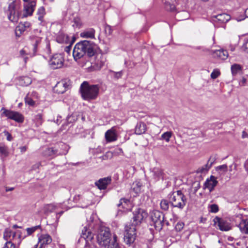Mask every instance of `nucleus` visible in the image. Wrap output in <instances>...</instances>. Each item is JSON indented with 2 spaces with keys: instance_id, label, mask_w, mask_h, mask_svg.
I'll return each instance as SVG.
<instances>
[{
  "instance_id": "obj_1",
  "label": "nucleus",
  "mask_w": 248,
  "mask_h": 248,
  "mask_svg": "<svg viewBox=\"0 0 248 248\" xmlns=\"http://www.w3.org/2000/svg\"><path fill=\"white\" fill-rule=\"evenodd\" d=\"M97 46L89 41L84 40L77 43L73 49V55L75 60L78 62L85 54L92 57L96 53Z\"/></svg>"
},
{
  "instance_id": "obj_2",
  "label": "nucleus",
  "mask_w": 248,
  "mask_h": 248,
  "mask_svg": "<svg viewBox=\"0 0 248 248\" xmlns=\"http://www.w3.org/2000/svg\"><path fill=\"white\" fill-rule=\"evenodd\" d=\"M81 96L83 99L88 101L97 98L99 92L98 85H90L88 82L84 81L80 86Z\"/></svg>"
},
{
  "instance_id": "obj_3",
  "label": "nucleus",
  "mask_w": 248,
  "mask_h": 248,
  "mask_svg": "<svg viewBox=\"0 0 248 248\" xmlns=\"http://www.w3.org/2000/svg\"><path fill=\"white\" fill-rule=\"evenodd\" d=\"M171 205L175 207L183 209L186 205V199L181 190L173 192L170 197Z\"/></svg>"
},
{
  "instance_id": "obj_4",
  "label": "nucleus",
  "mask_w": 248,
  "mask_h": 248,
  "mask_svg": "<svg viewBox=\"0 0 248 248\" xmlns=\"http://www.w3.org/2000/svg\"><path fill=\"white\" fill-rule=\"evenodd\" d=\"M109 229L107 227H101L97 235V241L99 245L105 248L109 247L111 242L110 240Z\"/></svg>"
},
{
  "instance_id": "obj_5",
  "label": "nucleus",
  "mask_w": 248,
  "mask_h": 248,
  "mask_svg": "<svg viewBox=\"0 0 248 248\" xmlns=\"http://www.w3.org/2000/svg\"><path fill=\"white\" fill-rule=\"evenodd\" d=\"M20 8V2L19 0H15L9 4L8 17L12 22H16L18 20Z\"/></svg>"
},
{
  "instance_id": "obj_6",
  "label": "nucleus",
  "mask_w": 248,
  "mask_h": 248,
  "mask_svg": "<svg viewBox=\"0 0 248 248\" xmlns=\"http://www.w3.org/2000/svg\"><path fill=\"white\" fill-rule=\"evenodd\" d=\"M136 227L133 224L125 226L124 240L127 244L130 245L134 242L136 237Z\"/></svg>"
},
{
  "instance_id": "obj_7",
  "label": "nucleus",
  "mask_w": 248,
  "mask_h": 248,
  "mask_svg": "<svg viewBox=\"0 0 248 248\" xmlns=\"http://www.w3.org/2000/svg\"><path fill=\"white\" fill-rule=\"evenodd\" d=\"M64 62V58L63 54H55L49 61V64L52 69H58L63 66Z\"/></svg>"
},
{
  "instance_id": "obj_8",
  "label": "nucleus",
  "mask_w": 248,
  "mask_h": 248,
  "mask_svg": "<svg viewBox=\"0 0 248 248\" xmlns=\"http://www.w3.org/2000/svg\"><path fill=\"white\" fill-rule=\"evenodd\" d=\"M3 238L7 242H12L14 243H19L20 241V235L14 230L7 228L3 232Z\"/></svg>"
},
{
  "instance_id": "obj_9",
  "label": "nucleus",
  "mask_w": 248,
  "mask_h": 248,
  "mask_svg": "<svg viewBox=\"0 0 248 248\" xmlns=\"http://www.w3.org/2000/svg\"><path fill=\"white\" fill-rule=\"evenodd\" d=\"M150 217L155 228H161L163 224L164 215L158 210H154L150 214Z\"/></svg>"
},
{
  "instance_id": "obj_10",
  "label": "nucleus",
  "mask_w": 248,
  "mask_h": 248,
  "mask_svg": "<svg viewBox=\"0 0 248 248\" xmlns=\"http://www.w3.org/2000/svg\"><path fill=\"white\" fill-rule=\"evenodd\" d=\"M147 213L144 209L141 208L138 209L134 212L133 221L132 224L136 226H138L147 217Z\"/></svg>"
},
{
  "instance_id": "obj_11",
  "label": "nucleus",
  "mask_w": 248,
  "mask_h": 248,
  "mask_svg": "<svg viewBox=\"0 0 248 248\" xmlns=\"http://www.w3.org/2000/svg\"><path fill=\"white\" fill-rule=\"evenodd\" d=\"M93 237V234L86 227H84L82 231L81 238H83L86 241L85 248H94V246L92 243Z\"/></svg>"
},
{
  "instance_id": "obj_12",
  "label": "nucleus",
  "mask_w": 248,
  "mask_h": 248,
  "mask_svg": "<svg viewBox=\"0 0 248 248\" xmlns=\"http://www.w3.org/2000/svg\"><path fill=\"white\" fill-rule=\"evenodd\" d=\"M2 114L8 118L13 120L18 123L23 122L24 118L23 116L18 112L4 109Z\"/></svg>"
},
{
  "instance_id": "obj_13",
  "label": "nucleus",
  "mask_w": 248,
  "mask_h": 248,
  "mask_svg": "<svg viewBox=\"0 0 248 248\" xmlns=\"http://www.w3.org/2000/svg\"><path fill=\"white\" fill-rule=\"evenodd\" d=\"M213 221L215 225L222 231H228L231 229V227L228 222L218 217H216Z\"/></svg>"
},
{
  "instance_id": "obj_14",
  "label": "nucleus",
  "mask_w": 248,
  "mask_h": 248,
  "mask_svg": "<svg viewBox=\"0 0 248 248\" xmlns=\"http://www.w3.org/2000/svg\"><path fill=\"white\" fill-rule=\"evenodd\" d=\"M81 67L84 68L88 72L98 70L100 69L103 65L102 62H97L95 64L93 65L92 63L89 61H86L85 63H80Z\"/></svg>"
},
{
  "instance_id": "obj_15",
  "label": "nucleus",
  "mask_w": 248,
  "mask_h": 248,
  "mask_svg": "<svg viewBox=\"0 0 248 248\" xmlns=\"http://www.w3.org/2000/svg\"><path fill=\"white\" fill-rule=\"evenodd\" d=\"M52 238L48 234H42L38 237V245L42 248H46L52 242Z\"/></svg>"
},
{
  "instance_id": "obj_16",
  "label": "nucleus",
  "mask_w": 248,
  "mask_h": 248,
  "mask_svg": "<svg viewBox=\"0 0 248 248\" xmlns=\"http://www.w3.org/2000/svg\"><path fill=\"white\" fill-rule=\"evenodd\" d=\"M105 139L107 142L115 141L117 140V135L114 127L107 130L105 135Z\"/></svg>"
},
{
  "instance_id": "obj_17",
  "label": "nucleus",
  "mask_w": 248,
  "mask_h": 248,
  "mask_svg": "<svg viewBox=\"0 0 248 248\" xmlns=\"http://www.w3.org/2000/svg\"><path fill=\"white\" fill-rule=\"evenodd\" d=\"M217 181L216 178L211 176L209 179H207L204 182L203 189H208L210 192H211L214 187L217 186Z\"/></svg>"
},
{
  "instance_id": "obj_18",
  "label": "nucleus",
  "mask_w": 248,
  "mask_h": 248,
  "mask_svg": "<svg viewBox=\"0 0 248 248\" xmlns=\"http://www.w3.org/2000/svg\"><path fill=\"white\" fill-rule=\"evenodd\" d=\"M68 87V84L66 80H62L57 82L54 88V91L58 93H63Z\"/></svg>"
},
{
  "instance_id": "obj_19",
  "label": "nucleus",
  "mask_w": 248,
  "mask_h": 248,
  "mask_svg": "<svg viewBox=\"0 0 248 248\" xmlns=\"http://www.w3.org/2000/svg\"><path fill=\"white\" fill-rule=\"evenodd\" d=\"M36 2L34 1H31L24 4L25 16H31L35 9Z\"/></svg>"
},
{
  "instance_id": "obj_20",
  "label": "nucleus",
  "mask_w": 248,
  "mask_h": 248,
  "mask_svg": "<svg viewBox=\"0 0 248 248\" xmlns=\"http://www.w3.org/2000/svg\"><path fill=\"white\" fill-rule=\"evenodd\" d=\"M111 182V178L108 177L99 179L95 184L100 189H105Z\"/></svg>"
},
{
  "instance_id": "obj_21",
  "label": "nucleus",
  "mask_w": 248,
  "mask_h": 248,
  "mask_svg": "<svg viewBox=\"0 0 248 248\" xmlns=\"http://www.w3.org/2000/svg\"><path fill=\"white\" fill-rule=\"evenodd\" d=\"M118 206L124 209L123 211H129L132 208V204L130 201L126 199L122 198L120 200L119 203L118 204Z\"/></svg>"
},
{
  "instance_id": "obj_22",
  "label": "nucleus",
  "mask_w": 248,
  "mask_h": 248,
  "mask_svg": "<svg viewBox=\"0 0 248 248\" xmlns=\"http://www.w3.org/2000/svg\"><path fill=\"white\" fill-rule=\"evenodd\" d=\"M230 19V16L225 13L218 14L217 15L212 16V20L214 21H218L220 23L226 22L228 21Z\"/></svg>"
},
{
  "instance_id": "obj_23",
  "label": "nucleus",
  "mask_w": 248,
  "mask_h": 248,
  "mask_svg": "<svg viewBox=\"0 0 248 248\" xmlns=\"http://www.w3.org/2000/svg\"><path fill=\"white\" fill-rule=\"evenodd\" d=\"M214 161H215V158L210 157L208 159L207 163L205 165L197 169V173H204V172H207L210 169V168L211 167V166H212Z\"/></svg>"
},
{
  "instance_id": "obj_24",
  "label": "nucleus",
  "mask_w": 248,
  "mask_h": 248,
  "mask_svg": "<svg viewBox=\"0 0 248 248\" xmlns=\"http://www.w3.org/2000/svg\"><path fill=\"white\" fill-rule=\"evenodd\" d=\"M213 56L214 58L225 60L228 57V53L224 49L217 50L214 51Z\"/></svg>"
},
{
  "instance_id": "obj_25",
  "label": "nucleus",
  "mask_w": 248,
  "mask_h": 248,
  "mask_svg": "<svg viewBox=\"0 0 248 248\" xmlns=\"http://www.w3.org/2000/svg\"><path fill=\"white\" fill-rule=\"evenodd\" d=\"M95 30L93 28L85 30L80 34V37L85 38H93L94 37Z\"/></svg>"
},
{
  "instance_id": "obj_26",
  "label": "nucleus",
  "mask_w": 248,
  "mask_h": 248,
  "mask_svg": "<svg viewBox=\"0 0 248 248\" xmlns=\"http://www.w3.org/2000/svg\"><path fill=\"white\" fill-rule=\"evenodd\" d=\"M146 124L143 122H140L136 126L135 133L138 135L144 133L146 131Z\"/></svg>"
},
{
  "instance_id": "obj_27",
  "label": "nucleus",
  "mask_w": 248,
  "mask_h": 248,
  "mask_svg": "<svg viewBox=\"0 0 248 248\" xmlns=\"http://www.w3.org/2000/svg\"><path fill=\"white\" fill-rule=\"evenodd\" d=\"M18 84L22 86H27L31 84V79L29 77H20L18 79Z\"/></svg>"
},
{
  "instance_id": "obj_28",
  "label": "nucleus",
  "mask_w": 248,
  "mask_h": 248,
  "mask_svg": "<svg viewBox=\"0 0 248 248\" xmlns=\"http://www.w3.org/2000/svg\"><path fill=\"white\" fill-rule=\"evenodd\" d=\"M239 227L242 232L248 234V219L242 220L240 223Z\"/></svg>"
},
{
  "instance_id": "obj_29",
  "label": "nucleus",
  "mask_w": 248,
  "mask_h": 248,
  "mask_svg": "<svg viewBox=\"0 0 248 248\" xmlns=\"http://www.w3.org/2000/svg\"><path fill=\"white\" fill-rule=\"evenodd\" d=\"M231 72L233 76L241 74L242 72L241 66L238 64H232L231 66Z\"/></svg>"
},
{
  "instance_id": "obj_30",
  "label": "nucleus",
  "mask_w": 248,
  "mask_h": 248,
  "mask_svg": "<svg viewBox=\"0 0 248 248\" xmlns=\"http://www.w3.org/2000/svg\"><path fill=\"white\" fill-rule=\"evenodd\" d=\"M0 157L1 159H3L6 157H7L9 155V151L8 149V147L2 144H0Z\"/></svg>"
},
{
  "instance_id": "obj_31",
  "label": "nucleus",
  "mask_w": 248,
  "mask_h": 248,
  "mask_svg": "<svg viewBox=\"0 0 248 248\" xmlns=\"http://www.w3.org/2000/svg\"><path fill=\"white\" fill-rule=\"evenodd\" d=\"M31 41L33 46V50L36 51L37 46L41 43V38L37 36H33L31 38Z\"/></svg>"
},
{
  "instance_id": "obj_32",
  "label": "nucleus",
  "mask_w": 248,
  "mask_h": 248,
  "mask_svg": "<svg viewBox=\"0 0 248 248\" xmlns=\"http://www.w3.org/2000/svg\"><path fill=\"white\" fill-rule=\"evenodd\" d=\"M153 175L155 178H160L163 175L162 170L159 168L155 167L152 170Z\"/></svg>"
},
{
  "instance_id": "obj_33",
  "label": "nucleus",
  "mask_w": 248,
  "mask_h": 248,
  "mask_svg": "<svg viewBox=\"0 0 248 248\" xmlns=\"http://www.w3.org/2000/svg\"><path fill=\"white\" fill-rule=\"evenodd\" d=\"M46 14L45 9L44 7H40L37 11L38 19L41 22L43 21L44 16Z\"/></svg>"
},
{
  "instance_id": "obj_34",
  "label": "nucleus",
  "mask_w": 248,
  "mask_h": 248,
  "mask_svg": "<svg viewBox=\"0 0 248 248\" xmlns=\"http://www.w3.org/2000/svg\"><path fill=\"white\" fill-rule=\"evenodd\" d=\"M56 206L54 204H47L44 206L43 210L45 213L47 214L52 212L56 208Z\"/></svg>"
},
{
  "instance_id": "obj_35",
  "label": "nucleus",
  "mask_w": 248,
  "mask_h": 248,
  "mask_svg": "<svg viewBox=\"0 0 248 248\" xmlns=\"http://www.w3.org/2000/svg\"><path fill=\"white\" fill-rule=\"evenodd\" d=\"M142 184L140 182H135L133 184L132 189L137 194L140 193L141 190Z\"/></svg>"
},
{
  "instance_id": "obj_36",
  "label": "nucleus",
  "mask_w": 248,
  "mask_h": 248,
  "mask_svg": "<svg viewBox=\"0 0 248 248\" xmlns=\"http://www.w3.org/2000/svg\"><path fill=\"white\" fill-rule=\"evenodd\" d=\"M25 30V24H22V23H20L16 29V35L17 36H19Z\"/></svg>"
},
{
  "instance_id": "obj_37",
  "label": "nucleus",
  "mask_w": 248,
  "mask_h": 248,
  "mask_svg": "<svg viewBox=\"0 0 248 248\" xmlns=\"http://www.w3.org/2000/svg\"><path fill=\"white\" fill-rule=\"evenodd\" d=\"M56 40L59 43H63L67 41V36L62 32H59Z\"/></svg>"
},
{
  "instance_id": "obj_38",
  "label": "nucleus",
  "mask_w": 248,
  "mask_h": 248,
  "mask_svg": "<svg viewBox=\"0 0 248 248\" xmlns=\"http://www.w3.org/2000/svg\"><path fill=\"white\" fill-rule=\"evenodd\" d=\"M73 27L78 29H79L82 26V22L80 18L76 17L73 19Z\"/></svg>"
},
{
  "instance_id": "obj_39",
  "label": "nucleus",
  "mask_w": 248,
  "mask_h": 248,
  "mask_svg": "<svg viewBox=\"0 0 248 248\" xmlns=\"http://www.w3.org/2000/svg\"><path fill=\"white\" fill-rule=\"evenodd\" d=\"M34 120L37 126L41 125L43 123V116L41 114H38L35 115Z\"/></svg>"
},
{
  "instance_id": "obj_40",
  "label": "nucleus",
  "mask_w": 248,
  "mask_h": 248,
  "mask_svg": "<svg viewBox=\"0 0 248 248\" xmlns=\"http://www.w3.org/2000/svg\"><path fill=\"white\" fill-rule=\"evenodd\" d=\"M56 153V151L52 148L46 149L44 153V155L46 156H51Z\"/></svg>"
},
{
  "instance_id": "obj_41",
  "label": "nucleus",
  "mask_w": 248,
  "mask_h": 248,
  "mask_svg": "<svg viewBox=\"0 0 248 248\" xmlns=\"http://www.w3.org/2000/svg\"><path fill=\"white\" fill-rule=\"evenodd\" d=\"M172 133L170 131L166 132L161 135V139L165 140L166 141L168 142L170 141V138L172 136Z\"/></svg>"
},
{
  "instance_id": "obj_42",
  "label": "nucleus",
  "mask_w": 248,
  "mask_h": 248,
  "mask_svg": "<svg viewBox=\"0 0 248 248\" xmlns=\"http://www.w3.org/2000/svg\"><path fill=\"white\" fill-rule=\"evenodd\" d=\"M117 237L116 234L113 236V240L111 241L110 246L108 248H119L118 243L117 242Z\"/></svg>"
},
{
  "instance_id": "obj_43",
  "label": "nucleus",
  "mask_w": 248,
  "mask_h": 248,
  "mask_svg": "<svg viewBox=\"0 0 248 248\" xmlns=\"http://www.w3.org/2000/svg\"><path fill=\"white\" fill-rule=\"evenodd\" d=\"M160 205L161 208L164 211H167L169 209V202L166 200H162L160 202Z\"/></svg>"
},
{
  "instance_id": "obj_44",
  "label": "nucleus",
  "mask_w": 248,
  "mask_h": 248,
  "mask_svg": "<svg viewBox=\"0 0 248 248\" xmlns=\"http://www.w3.org/2000/svg\"><path fill=\"white\" fill-rule=\"evenodd\" d=\"M25 103L28 105L33 107L35 105V101L28 94L25 98Z\"/></svg>"
},
{
  "instance_id": "obj_45",
  "label": "nucleus",
  "mask_w": 248,
  "mask_h": 248,
  "mask_svg": "<svg viewBox=\"0 0 248 248\" xmlns=\"http://www.w3.org/2000/svg\"><path fill=\"white\" fill-rule=\"evenodd\" d=\"M216 170L220 173H224L227 171L228 167L226 164L219 166L216 168Z\"/></svg>"
},
{
  "instance_id": "obj_46",
  "label": "nucleus",
  "mask_w": 248,
  "mask_h": 248,
  "mask_svg": "<svg viewBox=\"0 0 248 248\" xmlns=\"http://www.w3.org/2000/svg\"><path fill=\"white\" fill-rule=\"evenodd\" d=\"M220 75V72L219 69H215L211 74V78L215 79Z\"/></svg>"
},
{
  "instance_id": "obj_47",
  "label": "nucleus",
  "mask_w": 248,
  "mask_h": 248,
  "mask_svg": "<svg viewBox=\"0 0 248 248\" xmlns=\"http://www.w3.org/2000/svg\"><path fill=\"white\" fill-rule=\"evenodd\" d=\"M113 157V153L111 152H107L105 155L100 157L102 160H107L112 158Z\"/></svg>"
},
{
  "instance_id": "obj_48",
  "label": "nucleus",
  "mask_w": 248,
  "mask_h": 248,
  "mask_svg": "<svg viewBox=\"0 0 248 248\" xmlns=\"http://www.w3.org/2000/svg\"><path fill=\"white\" fill-rule=\"evenodd\" d=\"M39 228V226H36L31 228H28L26 229L27 232L29 235L31 234L33 232H34L36 230H37Z\"/></svg>"
},
{
  "instance_id": "obj_49",
  "label": "nucleus",
  "mask_w": 248,
  "mask_h": 248,
  "mask_svg": "<svg viewBox=\"0 0 248 248\" xmlns=\"http://www.w3.org/2000/svg\"><path fill=\"white\" fill-rule=\"evenodd\" d=\"M15 244L12 242H6L3 248H16Z\"/></svg>"
},
{
  "instance_id": "obj_50",
  "label": "nucleus",
  "mask_w": 248,
  "mask_h": 248,
  "mask_svg": "<svg viewBox=\"0 0 248 248\" xmlns=\"http://www.w3.org/2000/svg\"><path fill=\"white\" fill-rule=\"evenodd\" d=\"M200 188V184L199 182H195L193 184L192 188L193 189L194 192L196 193L197 190Z\"/></svg>"
},
{
  "instance_id": "obj_51",
  "label": "nucleus",
  "mask_w": 248,
  "mask_h": 248,
  "mask_svg": "<svg viewBox=\"0 0 248 248\" xmlns=\"http://www.w3.org/2000/svg\"><path fill=\"white\" fill-rule=\"evenodd\" d=\"M218 211V206L216 204H212L210 205V212L216 213Z\"/></svg>"
},
{
  "instance_id": "obj_52",
  "label": "nucleus",
  "mask_w": 248,
  "mask_h": 248,
  "mask_svg": "<svg viewBox=\"0 0 248 248\" xmlns=\"http://www.w3.org/2000/svg\"><path fill=\"white\" fill-rule=\"evenodd\" d=\"M184 226V224L183 222H178L177 223L175 226V229L178 231H181Z\"/></svg>"
},
{
  "instance_id": "obj_53",
  "label": "nucleus",
  "mask_w": 248,
  "mask_h": 248,
  "mask_svg": "<svg viewBox=\"0 0 248 248\" xmlns=\"http://www.w3.org/2000/svg\"><path fill=\"white\" fill-rule=\"evenodd\" d=\"M114 77L117 78L118 79L119 78H121L123 75V72L122 71H119V72H113Z\"/></svg>"
},
{
  "instance_id": "obj_54",
  "label": "nucleus",
  "mask_w": 248,
  "mask_h": 248,
  "mask_svg": "<svg viewBox=\"0 0 248 248\" xmlns=\"http://www.w3.org/2000/svg\"><path fill=\"white\" fill-rule=\"evenodd\" d=\"M4 133L7 136V140L8 141H11L12 140V137L11 135L7 131H4Z\"/></svg>"
},
{
  "instance_id": "obj_55",
  "label": "nucleus",
  "mask_w": 248,
  "mask_h": 248,
  "mask_svg": "<svg viewBox=\"0 0 248 248\" xmlns=\"http://www.w3.org/2000/svg\"><path fill=\"white\" fill-rule=\"evenodd\" d=\"M245 51L248 53V40H247L243 46Z\"/></svg>"
},
{
  "instance_id": "obj_56",
  "label": "nucleus",
  "mask_w": 248,
  "mask_h": 248,
  "mask_svg": "<svg viewBox=\"0 0 248 248\" xmlns=\"http://www.w3.org/2000/svg\"><path fill=\"white\" fill-rule=\"evenodd\" d=\"M46 51L48 53H50V52H51L50 46L49 43L48 41L46 42Z\"/></svg>"
},
{
  "instance_id": "obj_57",
  "label": "nucleus",
  "mask_w": 248,
  "mask_h": 248,
  "mask_svg": "<svg viewBox=\"0 0 248 248\" xmlns=\"http://www.w3.org/2000/svg\"><path fill=\"white\" fill-rule=\"evenodd\" d=\"M247 79L245 78H243L242 80L239 82L240 85H244L245 83H246Z\"/></svg>"
},
{
  "instance_id": "obj_58",
  "label": "nucleus",
  "mask_w": 248,
  "mask_h": 248,
  "mask_svg": "<svg viewBox=\"0 0 248 248\" xmlns=\"http://www.w3.org/2000/svg\"><path fill=\"white\" fill-rule=\"evenodd\" d=\"M242 137L243 139H245L246 138H248V134H247V133L246 131H243L242 132Z\"/></svg>"
},
{
  "instance_id": "obj_59",
  "label": "nucleus",
  "mask_w": 248,
  "mask_h": 248,
  "mask_svg": "<svg viewBox=\"0 0 248 248\" xmlns=\"http://www.w3.org/2000/svg\"><path fill=\"white\" fill-rule=\"evenodd\" d=\"M20 150L21 152L24 153L27 150V147L25 146H21L20 147Z\"/></svg>"
},
{
  "instance_id": "obj_60",
  "label": "nucleus",
  "mask_w": 248,
  "mask_h": 248,
  "mask_svg": "<svg viewBox=\"0 0 248 248\" xmlns=\"http://www.w3.org/2000/svg\"><path fill=\"white\" fill-rule=\"evenodd\" d=\"M31 96L33 97V98H37L38 97V94L36 92H33L32 93H31Z\"/></svg>"
},
{
  "instance_id": "obj_61",
  "label": "nucleus",
  "mask_w": 248,
  "mask_h": 248,
  "mask_svg": "<svg viewBox=\"0 0 248 248\" xmlns=\"http://www.w3.org/2000/svg\"><path fill=\"white\" fill-rule=\"evenodd\" d=\"M20 54L22 56L26 54L25 50H24V49L21 50L20 51Z\"/></svg>"
},
{
  "instance_id": "obj_62",
  "label": "nucleus",
  "mask_w": 248,
  "mask_h": 248,
  "mask_svg": "<svg viewBox=\"0 0 248 248\" xmlns=\"http://www.w3.org/2000/svg\"><path fill=\"white\" fill-rule=\"evenodd\" d=\"M22 24H25V29L28 28L30 27V23L28 22H25Z\"/></svg>"
},
{
  "instance_id": "obj_63",
  "label": "nucleus",
  "mask_w": 248,
  "mask_h": 248,
  "mask_svg": "<svg viewBox=\"0 0 248 248\" xmlns=\"http://www.w3.org/2000/svg\"><path fill=\"white\" fill-rule=\"evenodd\" d=\"M245 14L246 16L248 17V8L245 10Z\"/></svg>"
},
{
  "instance_id": "obj_64",
  "label": "nucleus",
  "mask_w": 248,
  "mask_h": 248,
  "mask_svg": "<svg viewBox=\"0 0 248 248\" xmlns=\"http://www.w3.org/2000/svg\"><path fill=\"white\" fill-rule=\"evenodd\" d=\"M14 189V188L13 187H11V188H7L6 189V191H12Z\"/></svg>"
}]
</instances>
